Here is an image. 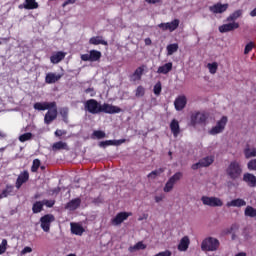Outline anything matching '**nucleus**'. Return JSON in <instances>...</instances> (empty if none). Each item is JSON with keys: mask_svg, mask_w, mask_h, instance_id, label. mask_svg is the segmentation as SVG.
<instances>
[{"mask_svg": "<svg viewBox=\"0 0 256 256\" xmlns=\"http://www.w3.org/2000/svg\"><path fill=\"white\" fill-rule=\"evenodd\" d=\"M187 106V97L185 95L179 96L174 101V107L176 111H183L184 107Z\"/></svg>", "mask_w": 256, "mask_h": 256, "instance_id": "nucleus-11", "label": "nucleus"}, {"mask_svg": "<svg viewBox=\"0 0 256 256\" xmlns=\"http://www.w3.org/2000/svg\"><path fill=\"white\" fill-rule=\"evenodd\" d=\"M253 47H255V44H253V42H249L248 44H246L244 49V55H249V52L253 50Z\"/></svg>", "mask_w": 256, "mask_h": 256, "instance_id": "nucleus-48", "label": "nucleus"}, {"mask_svg": "<svg viewBox=\"0 0 256 256\" xmlns=\"http://www.w3.org/2000/svg\"><path fill=\"white\" fill-rule=\"evenodd\" d=\"M243 181L249 185V187H256V176L251 173H245L243 175Z\"/></svg>", "mask_w": 256, "mask_h": 256, "instance_id": "nucleus-18", "label": "nucleus"}, {"mask_svg": "<svg viewBox=\"0 0 256 256\" xmlns=\"http://www.w3.org/2000/svg\"><path fill=\"white\" fill-rule=\"evenodd\" d=\"M81 59H82V61H91V56H90V54H83L81 56Z\"/></svg>", "mask_w": 256, "mask_h": 256, "instance_id": "nucleus-57", "label": "nucleus"}, {"mask_svg": "<svg viewBox=\"0 0 256 256\" xmlns=\"http://www.w3.org/2000/svg\"><path fill=\"white\" fill-rule=\"evenodd\" d=\"M226 205L227 207H245V205H247V202L241 198H237L228 202Z\"/></svg>", "mask_w": 256, "mask_h": 256, "instance_id": "nucleus-23", "label": "nucleus"}, {"mask_svg": "<svg viewBox=\"0 0 256 256\" xmlns=\"http://www.w3.org/2000/svg\"><path fill=\"white\" fill-rule=\"evenodd\" d=\"M32 137H33V134L31 132H27V133H24V134L19 136V141L21 143H25V141L31 140Z\"/></svg>", "mask_w": 256, "mask_h": 256, "instance_id": "nucleus-40", "label": "nucleus"}, {"mask_svg": "<svg viewBox=\"0 0 256 256\" xmlns=\"http://www.w3.org/2000/svg\"><path fill=\"white\" fill-rule=\"evenodd\" d=\"M55 221V216L53 214H46L40 218V227L44 233H49L51 231V224Z\"/></svg>", "mask_w": 256, "mask_h": 256, "instance_id": "nucleus-5", "label": "nucleus"}, {"mask_svg": "<svg viewBox=\"0 0 256 256\" xmlns=\"http://www.w3.org/2000/svg\"><path fill=\"white\" fill-rule=\"evenodd\" d=\"M84 109L92 115H99L101 113V103L95 99L87 100L84 104Z\"/></svg>", "mask_w": 256, "mask_h": 256, "instance_id": "nucleus-3", "label": "nucleus"}, {"mask_svg": "<svg viewBox=\"0 0 256 256\" xmlns=\"http://www.w3.org/2000/svg\"><path fill=\"white\" fill-rule=\"evenodd\" d=\"M146 3H149L150 5H155L157 3H161V0H145Z\"/></svg>", "mask_w": 256, "mask_h": 256, "instance_id": "nucleus-61", "label": "nucleus"}, {"mask_svg": "<svg viewBox=\"0 0 256 256\" xmlns=\"http://www.w3.org/2000/svg\"><path fill=\"white\" fill-rule=\"evenodd\" d=\"M173 69V63L168 62L162 66H160L157 70V73H161L162 75H167Z\"/></svg>", "mask_w": 256, "mask_h": 256, "instance_id": "nucleus-24", "label": "nucleus"}, {"mask_svg": "<svg viewBox=\"0 0 256 256\" xmlns=\"http://www.w3.org/2000/svg\"><path fill=\"white\" fill-rule=\"evenodd\" d=\"M39 167H41V160L34 159L33 160V165L31 167L32 173H37V171L39 170Z\"/></svg>", "mask_w": 256, "mask_h": 256, "instance_id": "nucleus-42", "label": "nucleus"}, {"mask_svg": "<svg viewBox=\"0 0 256 256\" xmlns=\"http://www.w3.org/2000/svg\"><path fill=\"white\" fill-rule=\"evenodd\" d=\"M250 16H251V17H256V8H254V9L250 12Z\"/></svg>", "mask_w": 256, "mask_h": 256, "instance_id": "nucleus-64", "label": "nucleus"}, {"mask_svg": "<svg viewBox=\"0 0 256 256\" xmlns=\"http://www.w3.org/2000/svg\"><path fill=\"white\" fill-rule=\"evenodd\" d=\"M61 149L69 151V146L67 145V142L58 141L52 145V151H61Z\"/></svg>", "mask_w": 256, "mask_h": 256, "instance_id": "nucleus-28", "label": "nucleus"}, {"mask_svg": "<svg viewBox=\"0 0 256 256\" xmlns=\"http://www.w3.org/2000/svg\"><path fill=\"white\" fill-rule=\"evenodd\" d=\"M201 201L208 207H223V201L218 197L202 196Z\"/></svg>", "mask_w": 256, "mask_h": 256, "instance_id": "nucleus-6", "label": "nucleus"}, {"mask_svg": "<svg viewBox=\"0 0 256 256\" xmlns=\"http://www.w3.org/2000/svg\"><path fill=\"white\" fill-rule=\"evenodd\" d=\"M170 31L173 32L179 27V19H174L172 22H169Z\"/></svg>", "mask_w": 256, "mask_h": 256, "instance_id": "nucleus-46", "label": "nucleus"}, {"mask_svg": "<svg viewBox=\"0 0 256 256\" xmlns=\"http://www.w3.org/2000/svg\"><path fill=\"white\" fill-rule=\"evenodd\" d=\"M81 205V199L75 198L67 203L66 209H70V211H75Z\"/></svg>", "mask_w": 256, "mask_h": 256, "instance_id": "nucleus-29", "label": "nucleus"}, {"mask_svg": "<svg viewBox=\"0 0 256 256\" xmlns=\"http://www.w3.org/2000/svg\"><path fill=\"white\" fill-rule=\"evenodd\" d=\"M220 245L221 243L217 238L208 237L202 241L201 249L202 251H217Z\"/></svg>", "mask_w": 256, "mask_h": 256, "instance_id": "nucleus-2", "label": "nucleus"}, {"mask_svg": "<svg viewBox=\"0 0 256 256\" xmlns=\"http://www.w3.org/2000/svg\"><path fill=\"white\" fill-rule=\"evenodd\" d=\"M7 251V239H3L2 243L0 244V255H3Z\"/></svg>", "mask_w": 256, "mask_h": 256, "instance_id": "nucleus-49", "label": "nucleus"}, {"mask_svg": "<svg viewBox=\"0 0 256 256\" xmlns=\"http://www.w3.org/2000/svg\"><path fill=\"white\" fill-rule=\"evenodd\" d=\"M199 161H200V165H202V167H209L210 165H213L215 158L213 156H206V157L200 159Z\"/></svg>", "mask_w": 256, "mask_h": 256, "instance_id": "nucleus-31", "label": "nucleus"}, {"mask_svg": "<svg viewBox=\"0 0 256 256\" xmlns=\"http://www.w3.org/2000/svg\"><path fill=\"white\" fill-rule=\"evenodd\" d=\"M57 119V102H55V107H51L48 109V112L45 114L44 117V123L46 125H50V123H53Z\"/></svg>", "mask_w": 256, "mask_h": 256, "instance_id": "nucleus-8", "label": "nucleus"}, {"mask_svg": "<svg viewBox=\"0 0 256 256\" xmlns=\"http://www.w3.org/2000/svg\"><path fill=\"white\" fill-rule=\"evenodd\" d=\"M61 79V74H55V73H48L45 78V82L52 84L57 83Z\"/></svg>", "mask_w": 256, "mask_h": 256, "instance_id": "nucleus-25", "label": "nucleus"}, {"mask_svg": "<svg viewBox=\"0 0 256 256\" xmlns=\"http://www.w3.org/2000/svg\"><path fill=\"white\" fill-rule=\"evenodd\" d=\"M235 29H239V23L237 22L223 24L218 28L221 33H229V31H235Z\"/></svg>", "mask_w": 256, "mask_h": 256, "instance_id": "nucleus-13", "label": "nucleus"}, {"mask_svg": "<svg viewBox=\"0 0 256 256\" xmlns=\"http://www.w3.org/2000/svg\"><path fill=\"white\" fill-rule=\"evenodd\" d=\"M155 202L156 203H161V201H163V199H165L164 195H160V196H155Z\"/></svg>", "mask_w": 256, "mask_h": 256, "instance_id": "nucleus-58", "label": "nucleus"}, {"mask_svg": "<svg viewBox=\"0 0 256 256\" xmlns=\"http://www.w3.org/2000/svg\"><path fill=\"white\" fill-rule=\"evenodd\" d=\"M27 181H29V172L24 171L16 180V188L21 189V185H23V183H27Z\"/></svg>", "mask_w": 256, "mask_h": 256, "instance_id": "nucleus-16", "label": "nucleus"}, {"mask_svg": "<svg viewBox=\"0 0 256 256\" xmlns=\"http://www.w3.org/2000/svg\"><path fill=\"white\" fill-rule=\"evenodd\" d=\"M71 232L74 235H83V233H85V229L77 223H71Z\"/></svg>", "mask_w": 256, "mask_h": 256, "instance_id": "nucleus-27", "label": "nucleus"}, {"mask_svg": "<svg viewBox=\"0 0 256 256\" xmlns=\"http://www.w3.org/2000/svg\"><path fill=\"white\" fill-rule=\"evenodd\" d=\"M190 244L191 240H189V236H184L178 244V251H187Z\"/></svg>", "mask_w": 256, "mask_h": 256, "instance_id": "nucleus-19", "label": "nucleus"}, {"mask_svg": "<svg viewBox=\"0 0 256 256\" xmlns=\"http://www.w3.org/2000/svg\"><path fill=\"white\" fill-rule=\"evenodd\" d=\"M19 9H39V3H37L35 0H25L24 4L19 5Z\"/></svg>", "mask_w": 256, "mask_h": 256, "instance_id": "nucleus-15", "label": "nucleus"}, {"mask_svg": "<svg viewBox=\"0 0 256 256\" xmlns=\"http://www.w3.org/2000/svg\"><path fill=\"white\" fill-rule=\"evenodd\" d=\"M33 213H41L43 211V203L41 201H36L32 206Z\"/></svg>", "mask_w": 256, "mask_h": 256, "instance_id": "nucleus-37", "label": "nucleus"}, {"mask_svg": "<svg viewBox=\"0 0 256 256\" xmlns=\"http://www.w3.org/2000/svg\"><path fill=\"white\" fill-rule=\"evenodd\" d=\"M228 121L229 119L227 116H222V118L216 123V126L212 127V129L208 131L209 135H219V133H223Z\"/></svg>", "mask_w": 256, "mask_h": 256, "instance_id": "nucleus-4", "label": "nucleus"}, {"mask_svg": "<svg viewBox=\"0 0 256 256\" xmlns=\"http://www.w3.org/2000/svg\"><path fill=\"white\" fill-rule=\"evenodd\" d=\"M243 174V168L241 167V163L237 160L230 162L228 167L226 168V175L232 181H237Z\"/></svg>", "mask_w": 256, "mask_h": 256, "instance_id": "nucleus-1", "label": "nucleus"}, {"mask_svg": "<svg viewBox=\"0 0 256 256\" xmlns=\"http://www.w3.org/2000/svg\"><path fill=\"white\" fill-rule=\"evenodd\" d=\"M131 215H132L131 212H120L111 220V223L112 225H115L117 227L121 225L123 221H127V219L131 217Z\"/></svg>", "mask_w": 256, "mask_h": 256, "instance_id": "nucleus-9", "label": "nucleus"}, {"mask_svg": "<svg viewBox=\"0 0 256 256\" xmlns=\"http://www.w3.org/2000/svg\"><path fill=\"white\" fill-rule=\"evenodd\" d=\"M143 71H145V65L138 67L134 73L130 76L132 81H141V76L143 75Z\"/></svg>", "mask_w": 256, "mask_h": 256, "instance_id": "nucleus-22", "label": "nucleus"}, {"mask_svg": "<svg viewBox=\"0 0 256 256\" xmlns=\"http://www.w3.org/2000/svg\"><path fill=\"white\" fill-rule=\"evenodd\" d=\"M207 115L205 113L197 112L191 116V125L195 127L197 124L205 123Z\"/></svg>", "mask_w": 256, "mask_h": 256, "instance_id": "nucleus-10", "label": "nucleus"}, {"mask_svg": "<svg viewBox=\"0 0 256 256\" xmlns=\"http://www.w3.org/2000/svg\"><path fill=\"white\" fill-rule=\"evenodd\" d=\"M145 45H151L153 42L151 41V38H146L144 40Z\"/></svg>", "mask_w": 256, "mask_h": 256, "instance_id": "nucleus-62", "label": "nucleus"}, {"mask_svg": "<svg viewBox=\"0 0 256 256\" xmlns=\"http://www.w3.org/2000/svg\"><path fill=\"white\" fill-rule=\"evenodd\" d=\"M60 115L65 123H67V117L69 115V108L60 109Z\"/></svg>", "mask_w": 256, "mask_h": 256, "instance_id": "nucleus-43", "label": "nucleus"}, {"mask_svg": "<svg viewBox=\"0 0 256 256\" xmlns=\"http://www.w3.org/2000/svg\"><path fill=\"white\" fill-rule=\"evenodd\" d=\"M51 107H55V102H37L34 104V109H36V111H45L51 109Z\"/></svg>", "mask_w": 256, "mask_h": 256, "instance_id": "nucleus-14", "label": "nucleus"}, {"mask_svg": "<svg viewBox=\"0 0 256 256\" xmlns=\"http://www.w3.org/2000/svg\"><path fill=\"white\" fill-rule=\"evenodd\" d=\"M179 50V44L174 43L167 46V55H173V53H177Z\"/></svg>", "mask_w": 256, "mask_h": 256, "instance_id": "nucleus-36", "label": "nucleus"}, {"mask_svg": "<svg viewBox=\"0 0 256 256\" xmlns=\"http://www.w3.org/2000/svg\"><path fill=\"white\" fill-rule=\"evenodd\" d=\"M33 251V249L29 246H26L22 251H21V255H25L26 253H31Z\"/></svg>", "mask_w": 256, "mask_h": 256, "instance_id": "nucleus-55", "label": "nucleus"}, {"mask_svg": "<svg viewBox=\"0 0 256 256\" xmlns=\"http://www.w3.org/2000/svg\"><path fill=\"white\" fill-rule=\"evenodd\" d=\"M42 202V206L46 205V207H53V205H55V200H43Z\"/></svg>", "mask_w": 256, "mask_h": 256, "instance_id": "nucleus-54", "label": "nucleus"}, {"mask_svg": "<svg viewBox=\"0 0 256 256\" xmlns=\"http://www.w3.org/2000/svg\"><path fill=\"white\" fill-rule=\"evenodd\" d=\"M53 193H55L56 195L61 193V187H57L53 190Z\"/></svg>", "mask_w": 256, "mask_h": 256, "instance_id": "nucleus-63", "label": "nucleus"}, {"mask_svg": "<svg viewBox=\"0 0 256 256\" xmlns=\"http://www.w3.org/2000/svg\"><path fill=\"white\" fill-rule=\"evenodd\" d=\"M201 167H203V166H202L200 160H199V162H197V163H195V164L192 165V169H193L194 171H197V169H201Z\"/></svg>", "mask_w": 256, "mask_h": 256, "instance_id": "nucleus-56", "label": "nucleus"}, {"mask_svg": "<svg viewBox=\"0 0 256 256\" xmlns=\"http://www.w3.org/2000/svg\"><path fill=\"white\" fill-rule=\"evenodd\" d=\"M229 9V4H221V3H216L213 6L209 7V10L211 13L217 14V13H225Z\"/></svg>", "mask_w": 256, "mask_h": 256, "instance_id": "nucleus-12", "label": "nucleus"}, {"mask_svg": "<svg viewBox=\"0 0 256 256\" xmlns=\"http://www.w3.org/2000/svg\"><path fill=\"white\" fill-rule=\"evenodd\" d=\"M207 67H208L211 75H215V73H217V69L219 67V64H217V62L208 63Z\"/></svg>", "mask_w": 256, "mask_h": 256, "instance_id": "nucleus-41", "label": "nucleus"}, {"mask_svg": "<svg viewBox=\"0 0 256 256\" xmlns=\"http://www.w3.org/2000/svg\"><path fill=\"white\" fill-rule=\"evenodd\" d=\"M11 193H13V186L6 185V188L0 194V199H4V197H9V195H11Z\"/></svg>", "mask_w": 256, "mask_h": 256, "instance_id": "nucleus-35", "label": "nucleus"}, {"mask_svg": "<svg viewBox=\"0 0 256 256\" xmlns=\"http://www.w3.org/2000/svg\"><path fill=\"white\" fill-rule=\"evenodd\" d=\"M65 131H62V130H56L55 131V135L56 137H62V135H65Z\"/></svg>", "mask_w": 256, "mask_h": 256, "instance_id": "nucleus-60", "label": "nucleus"}, {"mask_svg": "<svg viewBox=\"0 0 256 256\" xmlns=\"http://www.w3.org/2000/svg\"><path fill=\"white\" fill-rule=\"evenodd\" d=\"M90 45H109V43L103 40V36L92 37L89 40Z\"/></svg>", "mask_w": 256, "mask_h": 256, "instance_id": "nucleus-26", "label": "nucleus"}, {"mask_svg": "<svg viewBox=\"0 0 256 256\" xmlns=\"http://www.w3.org/2000/svg\"><path fill=\"white\" fill-rule=\"evenodd\" d=\"M94 137H96V139H104L105 137V132L101 131V130H96L93 133Z\"/></svg>", "mask_w": 256, "mask_h": 256, "instance_id": "nucleus-51", "label": "nucleus"}, {"mask_svg": "<svg viewBox=\"0 0 256 256\" xmlns=\"http://www.w3.org/2000/svg\"><path fill=\"white\" fill-rule=\"evenodd\" d=\"M243 15V10H236L230 16L227 17L226 21L231 22L239 19Z\"/></svg>", "mask_w": 256, "mask_h": 256, "instance_id": "nucleus-32", "label": "nucleus"}, {"mask_svg": "<svg viewBox=\"0 0 256 256\" xmlns=\"http://www.w3.org/2000/svg\"><path fill=\"white\" fill-rule=\"evenodd\" d=\"M174 186H175V184L173 182H171L170 180H168L165 184L164 192L165 193H170V191H173Z\"/></svg>", "mask_w": 256, "mask_h": 256, "instance_id": "nucleus-44", "label": "nucleus"}, {"mask_svg": "<svg viewBox=\"0 0 256 256\" xmlns=\"http://www.w3.org/2000/svg\"><path fill=\"white\" fill-rule=\"evenodd\" d=\"M247 167H248L249 171H256V158L250 160V161L247 163Z\"/></svg>", "mask_w": 256, "mask_h": 256, "instance_id": "nucleus-47", "label": "nucleus"}, {"mask_svg": "<svg viewBox=\"0 0 256 256\" xmlns=\"http://www.w3.org/2000/svg\"><path fill=\"white\" fill-rule=\"evenodd\" d=\"M122 143H125V139H120V140H106V141H101L99 143V147H109V145H122Z\"/></svg>", "mask_w": 256, "mask_h": 256, "instance_id": "nucleus-20", "label": "nucleus"}, {"mask_svg": "<svg viewBox=\"0 0 256 256\" xmlns=\"http://www.w3.org/2000/svg\"><path fill=\"white\" fill-rule=\"evenodd\" d=\"M65 55H67L65 52L59 51L50 57V61L53 63V65H57V63H61V61L65 59Z\"/></svg>", "mask_w": 256, "mask_h": 256, "instance_id": "nucleus-17", "label": "nucleus"}, {"mask_svg": "<svg viewBox=\"0 0 256 256\" xmlns=\"http://www.w3.org/2000/svg\"><path fill=\"white\" fill-rule=\"evenodd\" d=\"M245 217H256V208L253 206H247L244 211Z\"/></svg>", "mask_w": 256, "mask_h": 256, "instance_id": "nucleus-33", "label": "nucleus"}, {"mask_svg": "<svg viewBox=\"0 0 256 256\" xmlns=\"http://www.w3.org/2000/svg\"><path fill=\"white\" fill-rule=\"evenodd\" d=\"M158 27H159L160 29H162V31H170L169 22H167V23H160V24L158 25Z\"/></svg>", "mask_w": 256, "mask_h": 256, "instance_id": "nucleus-53", "label": "nucleus"}, {"mask_svg": "<svg viewBox=\"0 0 256 256\" xmlns=\"http://www.w3.org/2000/svg\"><path fill=\"white\" fill-rule=\"evenodd\" d=\"M123 111L118 106H113L111 104L104 103L103 105L100 104V113H108L109 115H115V113H121Z\"/></svg>", "mask_w": 256, "mask_h": 256, "instance_id": "nucleus-7", "label": "nucleus"}, {"mask_svg": "<svg viewBox=\"0 0 256 256\" xmlns=\"http://www.w3.org/2000/svg\"><path fill=\"white\" fill-rule=\"evenodd\" d=\"M135 95L136 97H143V95H145V88H143V86H138Z\"/></svg>", "mask_w": 256, "mask_h": 256, "instance_id": "nucleus-50", "label": "nucleus"}, {"mask_svg": "<svg viewBox=\"0 0 256 256\" xmlns=\"http://www.w3.org/2000/svg\"><path fill=\"white\" fill-rule=\"evenodd\" d=\"M77 0H67L62 4V7H67V5L76 3Z\"/></svg>", "mask_w": 256, "mask_h": 256, "instance_id": "nucleus-59", "label": "nucleus"}, {"mask_svg": "<svg viewBox=\"0 0 256 256\" xmlns=\"http://www.w3.org/2000/svg\"><path fill=\"white\" fill-rule=\"evenodd\" d=\"M143 249H147V245L143 244V242H138L133 247H130V251H141Z\"/></svg>", "mask_w": 256, "mask_h": 256, "instance_id": "nucleus-39", "label": "nucleus"}, {"mask_svg": "<svg viewBox=\"0 0 256 256\" xmlns=\"http://www.w3.org/2000/svg\"><path fill=\"white\" fill-rule=\"evenodd\" d=\"M101 59V52L97 50H91L90 51V61L95 62L99 61Z\"/></svg>", "mask_w": 256, "mask_h": 256, "instance_id": "nucleus-34", "label": "nucleus"}, {"mask_svg": "<svg viewBox=\"0 0 256 256\" xmlns=\"http://www.w3.org/2000/svg\"><path fill=\"white\" fill-rule=\"evenodd\" d=\"M161 82H158L154 86V95H161Z\"/></svg>", "mask_w": 256, "mask_h": 256, "instance_id": "nucleus-52", "label": "nucleus"}, {"mask_svg": "<svg viewBox=\"0 0 256 256\" xmlns=\"http://www.w3.org/2000/svg\"><path fill=\"white\" fill-rule=\"evenodd\" d=\"M244 155H245V159H251V157H256V148L251 149L249 144H247L244 149Z\"/></svg>", "mask_w": 256, "mask_h": 256, "instance_id": "nucleus-30", "label": "nucleus"}, {"mask_svg": "<svg viewBox=\"0 0 256 256\" xmlns=\"http://www.w3.org/2000/svg\"><path fill=\"white\" fill-rule=\"evenodd\" d=\"M182 178H183V173L176 172L173 176L169 178V180L175 185V183H177V181H181Z\"/></svg>", "mask_w": 256, "mask_h": 256, "instance_id": "nucleus-38", "label": "nucleus"}, {"mask_svg": "<svg viewBox=\"0 0 256 256\" xmlns=\"http://www.w3.org/2000/svg\"><path fill=\"white\" fill-rule=\"evenodd\" d=\"M163 171H165L163 168H160L159 170H154L148 174V177L150 179H155V177L159 176L161 173H163Z\"/></svg>", "mask_w": 256, "mask_h": 256, "instance_id": "nucleus-45", "label": "nucleus"}, {"mask_svg": "<svg viewBox=\"0 0 256 256\" xmlns=\"http://www.w3.org/2000/svg\"><path fill=\"white\" fill-rule=\"evenodd\" d=\"M171 133H173L174 137H177L179 133H181V128L179 127V121L177 119H173L170 123Z\"/></svg>", "mask_w": 256, "mask_h": 256, "instance_id": "nucleus-21", "label": "nucleus"}]
</instances>
